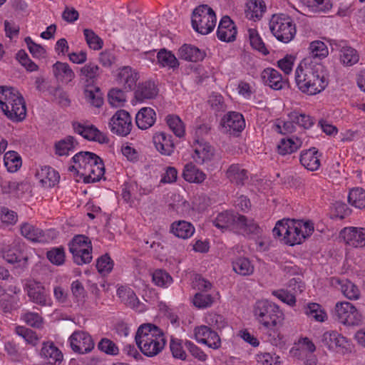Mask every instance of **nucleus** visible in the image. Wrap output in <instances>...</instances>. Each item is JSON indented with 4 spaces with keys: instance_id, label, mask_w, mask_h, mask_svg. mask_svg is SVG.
Returning <instances> with one entry per match:
<instances>
[{
    "instance_id": "1",
    "label": "nucleus",
    "mask_w": 365,
    "mask_h": 365,
    "mask_svg": "<svg viewBox=\"0 0 365 365\" xmlns=\"http://www.w3.org/2000/svg\"><path fill=\"white\" fill-rule=\"evenodd\" d=\"M295 82L300 91L307 95H316L328 86L324 66L304 58L295 71Z\"/></svg>"
},
{
    "instance_id": "2",
    "label": "nucleus",
    "mask_w": 365,
    "mask_h": 365,
    "mask_svg": "<svg viewBox=\"0 0 365 365\" xmlns=\"http://www.w3.org/2000/svg\"><path fill=\"white\" fill-rule=\"evenodd\" d=\"M313 232L312 222L291 219L277 221L272 230L275 237H282L284 243L289 246L302 244Z\"/></svg>"
},
{
    "instance_id": "3",
    "label": "nucleus",
    "mask_w": 365,
    "mask_h": 365,
    "mask_svg": "<svg viewBox=\"0 0 365 365\" xmlns=\"http://www.w3.org/2000/svg\"><path fill=\"white\" fill-rule=\"evenodd\" d=\"M212 223L222 232L233 230L242 235H257L261 232L260 227L253 219H249L234 211L226 210L219 213Z\"/></svg>"
},
{
    "instance_id": "4",
    "label": "nucleus",
    "mask_w": 365,
    "mask_h": 365,
    "mask_svg": "<svg viewBox=\"0 0 365 365\" xmlns=\"http://www.w3.org/2000/svg\"><path fill=\"white\" fill-rule=\"evenodd\" d=\"M0 106L4 113L13 121H21L26 117L24 99L14 88L0 86Z\"/></svg>"
},
{
    "instance_id": "5",
    "label": "nucleus",
    "mask_w": 365,
    "mask_h": 365,
    "mask_svg": "<svg viewBox=\"0 0 365 365\" xmlns=\"http://www.w3.org/2000/svg\"><path fill=\"white\" fill-rule=\"evenodd\" d=\"M254 313L259 322L267 328L276 327L283 319L279 307L266 299L257 302Z\"/></svg>"
},
{
    "instance_id": "6",
    "label": "nucleus",
    "mask_w": 365,
    "mask_h": 365,
    "mask_svg": "<svg viewBox=\"0 0 365 365\" xmlns=\"http://www.w3.org/2000/svg\"><path fill=\"white\" fill-rule=\"evenodd\" d=\"M269 29L277 40L288 43L296 34V27L292 19L287 14H274L269 21Z\"/></svg>"
},
{
    "instance_id": "7",
    "label": "nucleus",
    "mask_w": 365,
    "mask_h": 365,
    "mask_svg": "<svg viewBox=\"0 0 365 365\" xmlns=\"http://www.w3.org/2000/svg\"><path fill=\"white\" fill-rule=\"evenodd\" d=\"M216 21L215 11L207 4L200 5L192 11V28L202 35L210 33L215 27Z\"/></svg>"
},
{
    "instance_id": "8",
    "label": "nucleus",
    "mask_w": 365,
    "mask_h": 365,
    "mask_svg": "<svg viewBox=\"0 0 365 365\" xmlns=\"http://www.w3.org/2000/svg\"><path fill=\"white\" fill-rule=\"evenodd\" d=\"M109 124L113 133L126 136L130 133L132 128L131 117L126 110H120L111 118Z\"/></svg>"
},
{
    "instance_id": "9",
    "label": "nucleus",
    "mask_w": 365,
    "mask_h": 365,
    "mask_svg": "<svg viewBox=\"0 0 365 365\" xmlns=\"http://www.w3.org/2000/svg\"><path fill=\"white\" fill-rule=\"evenodd\" d=\"M72 350L83 354L90 352L94 348V342L91 336L83 331H74L69 338Z\"/></svg>"
},
{
    "instance_id": "10",
    "label": "nucleus",
    "mask_w": 365,
    "mask_h": 365,
    "mask_svg": "<svg viewBox=\"0 0 365 365\" xmlns=\"http://www.w3.org/2000/svg\"><path fill=\"white\" fill-rule=\"evenodd\" d=\"M74 131L85 139L99 143H108V138L93 125H85L78 122L72 123Z\"/></svg>"
},
{
    "instance_id": "11",
    "label": "nucleus",
    "mask_w": 365,
    "mask_h": 365,
    "mask_svg": "<svg viewBox=\"0 0 365 365\" xmlns=\"http://www.w3.org/2000/svg\"><path fill=\"white\" fill-rule=\"evenodd\" d=\"M163 331L156 325L150 323L141 324L135 334V339L136 344L145 341L147 344L148 340L164 338Z\"/></svg>"
},
{
    "instance_id": "12",
    "label": "nucleus",
    "mask_w": 365,
    "mask_h": 365,
    "mask_svg": "<svg viewBox=\"0 0 365 365\" xmlns=\"http://www.w3.org/2000/svg\"><path fill=\"white\" fill-rule=\"evenodd\" d=\"M237 27L234 21L228 16H224L219 24L217 36L225 42H232L236 39Z\"/></svg>"
},
{
    "instance_id": "13",
    "label": "nucleus",
    "mask_w": 365,
    "mask_h": 365,
    "mask_svg": "<svg viewBox=\"0 0 365 365\" xmlns=\"http://www.w3.org/2000/svg\"><path fill=\"white\" fill-rule=\"evenodd\" d=\"M223 126L230 135H237L245 127L243 115L237 112H229L222 118Z\"/></svg>"
},
{
    "instance_id": "14",
    "label": "nucleus",
    "mask_w": 365,
    "mask_h": 365,
    "mask_svg": "<svg viewBox=\"0 0 365 365\" xmlns=\"http://www.w3.org/2000/svg\"><path fill=\"white\" fill-rule=\"evenodd\" d=\"M346 242L353 247H364L365 246V229L349 227L344 228L341 232Z\"/></svg>"
},
{
    "instance_id": "15",
    "label": "nucleus",
    "mask_w": 365,
    "mask_h": 365,
    "mask_svg": "<svg viewBox=\"0 0 365 365\" xmlns=\"http://www.w3.org/2000/svg\"><path fill=\"white\" fill-rule=\"evenodd\" d=\"M138 79V73L130 66H124L120 68L117 76V81L123 85V88L127 91H130L136 87Z\"/></svg>"
},
{
    "instance_id": "16",
    "label": "nucleus",
    "mask_w": 365,
    "mask_h": 365,
    "mask_svg": "<svg viewBox=\"0 0 365 365\" xmlns=\"http://www.w3.org/2000/svg\"><path fill=\"white\" fill-rule=\"evenodd\" d=\"M3 257L10 264H17L16 267H24L28 260L26 254L16 244L3 251Z\"/></svg>"
},
{
    "instance_id": "17",
    "label": "nucleus",
    "mask_w": 365,
    "mask_h": 365,
    "mask_svg": "<svg viewBox=\"0 0 365 365\" xmlns=\"http://www.w3.org/2000/svg\"><path fill=\"white\" fill-rule=\"evenodd\" d=\"M28 296L30 299L41 306L49 304L44 287L38 282H31L27 284Z\"/></svg>"
},
{
    "instance_id": "18",
    "label": "nucleus",
    "mask_w": 365,
    "mask_h": 365,
    "mask_svg": "<svg viewBox=\"0 0 365 365\" xmlns=\"http://www.w3.org/2000/svg\"><path fill=\"white\" fill-rule=\"evenodd\" d=\"M156 149L163 155H170L175 148L172 136L164 132L157 133L153 137Z\"/></svg>"
},
{
    "instance_id": "19",
    "label": "nucleus",
    "mask_w": 365,
    "mask_h": 365,
    "mask_svg": "<svg viewBox=\"0 0 365 365\" xmlns=\"http://www.w3.org/2000/svg\"><path fill=\"white\" fill-rule=\"evenodd\" d=\"M158 93V89L155 83L146 81L139 83L135 91V98L137 101L143 102L145 100L155 98Z\"/></svg>"
},
{
    "instance_id": "20",
    "label": "nucleus",
    "mask_w": 365,
    "mask_h": 365,
    "mask_svg": "<svg viewBox=\"0 0 365 365\" xmlns=\"http://www.w3.org/2000/svg\"><path fill=\"white\" fill-rule=\"evenodd\" d=\"M322 342L329 349L337 351L344 349L347 343L346 339L336 331H328L324 333Z\"/></svg>"
},
{
    "instance_id": "21",
    "label": "nucleus",
    "mask_w": 365,
    "mask_h": 365,
    "mask_svg": "<svg viewBox=\"0 0 365 365\" xmlns=\"http://www.w3.org/2000/svg\"><path fill=\"white\" fill-rule=\"evenodd\" d=\"M319 156L318 150L315 148H312L302 151L299 161L307 170L315 171L320 166Z\"/></svg>"
},
{
    "instance_id": "22",
    "label": "nucleus",
    "mask_w": 365,
    "mask_h": 365,
    "mask_svg": "<svg viewBox=\"0 0 365 365\" xmlns=\"http://www.w3.org/2000/svg\"><path fill=\"white\" fill-rule=\"evenodd\" d=\"M178 56L180 58L187 61L198 62L205 58L206 53L195 46L184 44L179 48Z\"/></svg>"
},
{
    "instance_id": "23",
    "label": "nucleus",
    "mask_w": 365,
    "mask_h": 365,
    "mask_svg": "<svg viewBox=\"0 0 365 365\" xmlns=\"http://www.w3.org/2000/svg\"><path fill=\"white\" fill-rule=\"evenodd\" d=\"M43 186L53 187L59 181L60 175L58 172L50 166H43L36 174Z\"/></svg>"
},
{
    "instance_id": "24",
    "label": "nucleus",
    "mask_w": 365,
    "mask_h": 365,
    "mask_svg": "<svg viewBox=\"0 0 365 365\" xmlns=\"http://www.w3.org/2000/svg\"><path fill=\"white\" fill-rule=\"evenodd\" d=\"M194 226L189 222L178 220L173 222L170 227V232L181 239H188L195 233Z\"/></svg>"
},
{
    "instance_id": "25",
    "label": "nucleus",
    "mask_w": 365,
    "mask_h": 365,
    "mask_svg": "<svg viewBox=\"0 0 365 365\" xmlns=\"http://www.w3.org/2000/svg\"><path fill=\"white\" fill-rule=\"evenodd\" d=\"M91 165V168L87 173H83L85 183H93L99 181L105 173L104 163L99 156L98 159L93 160Z\"/></svg>"
},
{
    "instance_id": "26",
    "label": "nucleus",
    "mask_w": 365,
    "mask_h": 365,
    "mask_svg": "<svg viewBox=\"0 0 365 365\" xmlns=\"http://www.w3.org/2000/svg\"><path fill=\"white\" fill-rule=\"evenodd\" d=\"M156 113L151 108L144 107L140 109L135 116L137 126L141 130L150 128L155 122Z\"/></svg>"
},
{
    "instance_id": "27",
    "label": "nucleus",
    "mask_w": 365,
    "mask_h": 365,
    "mask_svg": "<svg viewBox=\"0 0 365 365\" xmlns=\"http://www.w3.org/2000/svg\"><path fill=\"white\" fill-rule=\"evenodd\" d=\"M21 234L31 242H45L47 239L44 231L30 223L24 222L20 227Z\"/></svg>"
},
{
    "instance_id": "28",
    "label": "nucleus",
    "mask_w": 365,
    "mask_h": 365,
    "mask_svg": "<svg viewBox=\"0 0 365 365\" xmlns=\"http://www.w3.org/2000/svg\"><path fill=\"white\" fill-rule=\"evenodd\" d=\"M266 9L267 6L263 0H249L245 10V16L250 20H259Z\"/></svg>"
},
{
    "instance_id": "29",
    "label": "nucleus",
    "mask_w": 365,
    "mask_h": 365,
    "mask_svg": "<svg viewBox=\"0 0 365 365\" xmlns=\"http://www.w3.org/2000/svg\"><path fill=\"white\" fill-rule=\"evenodd\" d=\"M196 143L199 145L195 148L194 155H192L195 161L198 164H203L212 159L214 155V148L202 140H196Z\"/></svg>"
},
{
    "instance_id": "30",
    "label": "nucleus",
    "mask_w": 365,
    "mask_h": 365,
    "mask_svg": "<svg viewBox=\"0 0 365 365\" xmlns=\"http://www.w3.org/2000/svg\"><path fill=\"white\" fill-rule=\"evenodd\" d=\"M261 78L265 85L274 90H280L283 87L282 75L279 72L272 68H267L262 72Z\"/></svg>"
},
{
    "instance_id": "31",
    "label": "nucleus",
    "mask_w": 365,
    "mask_h": 365,
    "mask_svg": "<svg viewBox=\"0 0 365 365\" xmlns=\"http://www.w3.org/2000/svg\"><path fill=\"white\" fill-rule=\"evenodd\" d=\"M98 158V155L93 153L81 151L72 158V161L74 164L78 165V168L81 170V175L83 176V173H87L91 168L93 160Z\"/></svg>"
},
{
    "instance_id": "32",
    "label": "nucleus",
    "mask_w": 365,
    "mask_h": 365,
    "mask_svg": "<svg viewBox=\"0 0 365 365\" xmlns=\"http://www.w3.org/2000/svg\"><path fill=\"white\" fill-rule=\"evenodd\" d=\"M166 340L164 338L148 340L147 344L145 342L137 344L141 352L148 356L152 357L158 355L165 347Z\"/></svg>"
},
{
    "instance_id": "33",
    "label": "nucleus",
    "mask_w": 365,
    "mask_h": 365,
    "mask_svg": "<svg viewBox=\"0 0 365 365\" xmlns=\"http://www.w3.org/2000/svg\"><path fill=\"white\" fill-rule=\"evenodd\" d=\"M41 355L51 365H56L63 359L61 351L52 342H44L43 344Z\"/></svg>"
},
{
    "instance_id": "34",
    "label": "nucleus",
    "mask_w": 365,
    "mask_h": 365,
    "mask_svg": "<svg viewBox=\"0 0 365 365\" xmlns=\"http://www.w3.org/2000/svg\"><path fill=\"white\" fill-rule=\"evenodd\" d=\"M80 78L86 83V86L93 85L100 76V68L93 63L86 64L80 68Z\"/></svg>"
},
{
    "instance_id": "35",
    "label": "nucleus",
    "mask_w": 365,
    "mask_h": 365,
    "mask_svg": "<svg viewBox=\"0 0 365 365\" xmlns=\"http://www.w3.org/2000/svg\"><path fill=\"white\" fill-rule=\"evenodd\" d=\"M226 176L232 183L243 185L247 180V170L240 164H232L226 172Z\"/></svg>"
},
{
    "instance_id": "36",
    "label": "nucleus",
    "mask_w": 365,
    "mask_h": 365,
    "mask_svg": "<svg viewBox=\"0 0 365 365\" xmlns=\"http://www.w3.org/2000/svg\"><path fill=\"white\" fill-rule=\"evenodd\" d=\"M53 73L57 79L67 83L71 82L75 77V73L67 63L56 61L53 65Z\"/></svg>"
},
{
    "instance_id": "37",
    "label": "nucleus",
    "mask_w": 365,
    "mask_h": 365,
    "mask_svg": "<svg viewBox=\"0 0 365 365\" xmlns=\"http://www.w3.org/2000/svg\"><path fill=\"white\" fill-rule=\"evenodd\" d=\"M78 145V143L73 136L68 135L55 143V153L59 156L68 155Z\"/></svg>"
},
{
    "instance_id": "38",
    "label": "nucleus",
    "mask_w": 365,
    "mask_h": 365,
    "mask_svg": "<svg viewBox=\"0 0 365 365\" xmlns=\"http://www.w3.org/2000/svg\"><path fill=\"white\" fill-rule=\"evenodd\" d=\"M304 313L310 319L319 322L327 319V314L322 305L318 303H309L304 307Z\"/></svg>"
},
{
    "instance_id": "39",
    "label": "nucleus",
    "mask_w": 365,
    "mask_h": 365,
    "mask_svg": "<svg viewBox=\"0 0 365 365\" xmlns=\"http://www.w3.org/2000/svg\"><path fill=\"white\" fill-rule=\"evenodd\" d=\"M182 177L189 182L200 183L205 179V174L190 163L185 165Z\"/></svg>"
},
{
    "instance_id": "40",
    "label": "nucleus",
    "mask_w": 365,
    "mask_h": 365,
    "mask_svg": "<svg viewBox=\"0 0 365 365\" xmlns=\"http://www.w3.org/2000/svg\"><path fill=\"white\" fill-rule=\"evenodd\" d=\"M158 63L162 67H168L175 70L179 66V62L175 56L165 48L160 49L157 53Z\"/></svg>"
},
{
    "instance_id": "41",
    "label": "nucleus",
    "mask_w": 365,
    "mask_h": 365,
    "mask_svg": "<svg viewBox=\"0 0 365 365\" xmlns=\"http://www.w3.org/2000/svg\"><path fill=\"white\" fill-rule=\"evenodd\" d=\"M309 56L311 61L318 62L322 58H325L328 55V48L326 44L321 41H315L309 44Z\"/></svg>"
},
{
    "instance_id": "42",
    "label": "nucleus",
    "mask_w": 365,
    "mask_h": 365,
    "mask_svg": "<svg viewBox=\"0 0 365 365\" xmlns=\"http://www.w3.org/2000/svg\"><path fill=\"white\" fill-rule=\"evenodd\" d=\"M302 145V141L298 138L282 139L277 145V150L280 155H284L297 151Z\"/></svg>"
},
{
    "instance_id": "43",
    "label": "nucleus",
    "mask_w": 365,
    "mask_h": 365,
    "mask_svg": "<svg viewBox=\"0 0 365 365\" xmlns=\"http://www.w3.org/2000/svg\"><path fill=\"white\" fill-rule=\"evenodd\" d=\"M233 270L242 276H248L253 273L254 267L245 257H238L232 262Z\"/></svg>"
},
{
    "instance_id": "44",
    "label": "nucleus",
    "mask_w": 365,
    "mask_h": 365,
    "mask_svg": "<svg viewBox=\"0 0 365 365\" xmlns=\"http://www.w3.org/2000/svg\"><path fill=\"white\" fill-rule=\"evenodd\" d=\"M340 52L341 61L345 66H353L359 61V55L357 51L352 47H343Z\"/></svg>"
},
{
    "instance_id": "45",
    "label": "nucleus",
    "mask_w": 365,
    "mask_h": 365,
    "mask_svg": "<svg viewBox=\"0 0 365 365\" xmlns=\"http://www.w3.org/2000/svg\"><path fill=\"white\" fill-rule=\"evenodd\" d=\"M348 202L356 208L365 207V190L361 187H355L350 190Z\"/></svg>"
},
{
    "instance_id": "46",
    "label": "nucleus",
    "mask_w": 365,
    "mask_h": 365,
    "mask_svg": "<svg viewBox=\"0 0 365 365\" xmlns=\"http://www.w3.org/2000/svg\"><path fill=\"white\" fill-rule=\"evenodd\" d=\"M69 251H76L85 250V251H92L91 242L88 237L84 235H76L68 243Z\"/></svg>"
},
{
    "instance_id": "47",
    "label": "nucleus",
    "mask_w": 365,
    "mask_h": 365,
    "mask_svg": "<svg viewBox=\"0 0 365 365\" xmlns=\"http://www.w3.org/2000/svg\"><path fill=\"white\" fill-rule=\"evenodd\" d=\"M118 295L121 300L128 307L131 308H137L140 302L136 297L135 293L131 289L119 288L117 291Z\"/></svg>"
},
{
    "instance_id": "48",
    "label": "nucleus",
    "mask_w": 365,
    "mask_h": 365,
    "mask_svg": "<svg viewBox=\"0 0 365 365\" xmlns=\"http://www.w3.org/2000/svg\"><path fill=\"white\" fill-rule=\"evenodd\" d=\"M166 123L170 129L178 138L184 136L185 126L180 117L176 115H168L166 117Z\"/></svg>"
},
{
    "instance_id": "49",
    "label": "nucleus",
    "mask_w": 365,
    "mask_h": 365,
    "mask_svg": "<svg viewBox=\"0 0 365 365\" xmlns=\"http://www.w3.org/2000/svg\"><path fill=\"white\" fill-rule=\"evenodd\" d=\"M4 161L5 166L10 173L16 172L21 165V158L15 151L6 153Z\"/></svg>"
},
{
    "instance_id": "50",
    "label": "nucleus",
    "mask_w": 365,
    "mask_h": 365,
    "mask_svg": "<svg viewBox=\"0 0 365 365\" xmlns=\"http://www.w3.org/2000/svg\"><path fill=\"white\" fill-rule=\"evenodd\" d=\"M248 33L251 46L264 56L269 54V51L266 48L257 31L254 29H250Z\"/></svg>"
},
{
    "instance_id": "51",
    "label": "nucleus",
    "mask_w": 365,
    "mask_h": 365,
    "mask_svg": "<svg viewBox=\"0 0 365 365\" xmlns=\"http://www.w3.org/2000/svg\"><path fill=\"white\" fill-rule=\"evenodd\" d=\"M341 284V290L343 294L349 299H357L360 296V291L351 281L346 279L344 281H339Z\"/></svg>"
},
{
    "instance_id": "52",
    "label": "nucleus",
    "mask_w": 365,
    "mask_h": 365,
    "mask_svg": "<svg viewBox=\"0 0 365 365\" xmlns=\"http://www.w3.org/2000/svg\"><path fill=\"white\" fill-rule=\"evenodd\" d=\"M17 307V299L14 296L7 294L5 290L0 294V308L4 313L11 312Z\"/></svg>"
},
{
    "instance_id": "53",
    "label": "nucleus",
    "mask_w": 365,
    "mask_h": 365,
    "mask_svg": "<svg viewBox=\"0 0 365 365\" xmlns=\"http://www.w3.org/2000/svg\"><path fill=\"white\" fill-rule=\"evenodd\" d=\"M289 118L292 122L305 129H308L314 125L313 118L304 113L293 111L289 114Z\"/></svg>"
},
{
    "instance_id": "54",
    "label": "nucleus",
    "mask_w": 365,
    "mask_h": 365,
    "mask_svg": "<svg viewBox=\"0 0 365 365\" xmlns=\"http://www.w3.org/2000/svg\"><path fill=\"white\" fill-rule=\"evenodd\" d=\"M83 34L86 43L91 48L99 50L103 47V40L92 29H85Z\"/></svg>"
},
{
    "instance_id": "55",
    "label": "nucleus",
    "mask_w": 365,
    "mask_h": 365,
    "mask_svg": "<svg viewBox=\"0 0 365 365\" xmlns=\"http://www.w3.org/2000/svg\"><path fill=\"white\" fill-rule=\"evenodd\" d=\"M354 305L348 302H337L335 306V314L337 320L342 323L346 317L354 310Z\"/></svg>"
},
{
    "instance_id": "56",
    "label": "nucleus",
    "mask_w": 365,
    "mask_h": 365,
    "mask_svg": "<svg viewBox=\"0 0 365 365\" xmlns=\"http://www.w3.org/2000/svg\"><path fill=\"white\" fill-rule=\"evenodd\" d=\"M48 259L53 264L61 265L65 262V252L63 247H53L46 253Z\"/></svg>"
},
{
    "instance_id": "57",
    "label": "nucleus",
    "mask_w": 365,
    "mask_h": 365,
    "mask_svg": "<svg viewBox=\"0 0 365 365\" xmlns=\"http://www.w3.org/2000/svg\"><path fill=\"white\" fill-rule=\"evenodd\" d=\"M84 94L86 100L93 106L99 108L103 103V98L100 89L97 87L94 90H89L88 88L85 89Z\"/></svg>"
},
{
    "instance_id": "58",
    "label": "nucleus",
    "mask_w": 365,
    "mask_h": 365,
    "mask_svg": "<svg viewBox=\"0 0 365 365\" xmlns=\"http://www.w3.org/2000/svg\"><path fill=\"white\" fill-rule=\"evenodd\" d=\"M170 349L174 358L185 360L187 354L183 349L182 340L172 337L170 342Z\"/></svg>"
},
{
    "instance_id": "59",
    "label": "nucleus",
    "mask_w": 365,
    "mask_h": 365,
    "mask_svg": "<svg viewBox=\"0 0 365 365\" xmlns=\"http://www.w3.org/2000/svg\"><path fill=\"white\" fill-rule=\"evenodd\" d=\"M49 92L53 96V101H56L61 107L70 106L71 101L68 96L61 87L53 88Z\"/></svg>"
},
{
    "instance_id": "60",
    "label": "nucleus",
    "mask_w": 365,
    "mask_h": 365,
    "mask_svg": "<svg viewBox=\"0 0 365 365\" xmlns=\"http://www.w3.org/2000/svg\"><path fill=\"white\" fill-rule=\"evenodd\" d=\"M113 267V262L108 254L99 257L96 262V268L101 274H107L111 272Z\"/></svg>"
},
{
    "instance_id": "61",
    "label": "nucleus",
    "mask_w": 365,
    "mask_h": 365,
    "mask_svg": "<svg viewBox=\"0 0 365 365\" xmlns=\"http://www.w3.org/2000/svg\"><path fill=\"white\" fill-rule=\"evenodd\" d=\"M153 282L159 287H166L170 284L173 279L171 276L164 270L157 269L152 275Z\"/></svg>"
},
{
    "instance_id": "62",
    "label": "nucleus",
    "mask_w": 365,
    "mask_h": 365,
    "mask_svg": "<svg viewBox=\"0 0 365 365\" xmlns=\"http://www.w3.org/2000/svg\"><path fill=\"white\" fill-rule=\"evenodd\" d=\"M213 302L214 299L211 294L203 292L196 293L193 298L194 305L200 309L210 307Z\"/></svg>"
},
{
    "instance_id": "63",
    "label": "nucleus",
    "mask_w": 365,
    "mask_h": 365,
    "mask_svg": "<svg viewBox=\"0 0 365 365\" xmlns=\"http://www.w3.org/2000/svg\"><path fill=\"white\" fill-rule=\"evenodd\" d=\"M73 255V261L78 265L88 264L92 260V251H85V250H79L76 251H70Z\"/></svg>"
},
{
    "instance_id": "64",
    "label": "nucleus",
    "mask_w": 365,
    "mask_h": 365,
    "mask_svg": "<svg viewBox=\"0 0 365 365\" xmlns=\"http://www.w3.org/2000/svg\"><path fill=\"white\" fill-rule=\"evenodd\" d=\"M98 348L103 352L109 355H117L118 354V347L110 339L103 338L98 344Z\"/></svg>"
}]
</instances>
